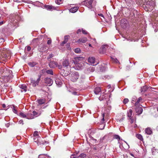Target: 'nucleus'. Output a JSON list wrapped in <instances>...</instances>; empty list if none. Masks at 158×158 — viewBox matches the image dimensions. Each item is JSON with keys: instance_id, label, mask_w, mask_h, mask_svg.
<instances>
[{"instance_id": "obj_44", "label": "nucleus", "mask_w": 158, "mask_h": 158, "mask_svg": "<svg viewBox=\"0 0 158 158\" xmlns=\"http://www.w3.org/2000/svg\"><path fill=\"white\" fill-rule=\"evenodd\" d=\"M53 56L54 55L52 54H50L47 58V59L49 60L51 58H52Z\"/></svg>"}, {"instance_id": "obj_3", "label": "nucleus", "mask_w": 158, "mask_h": 158, "mask_svg": "<svg viewBox=\"0 0 158 158\" xmlns=\"http://www.w3.org/2000/svg\"><path fill=\"white\" fill-rule=\"evenodd\" d=\"M94 0H85L82 4L90 9H92L94 6Z\"/></svg>"}, {"instance_id": "obj_9", "label": "nucleus", "mask_w": 158, "mask_h": 158, "mask_svg": "<svg viewBox=\"0 0 158 158\" xmlns=\"http://www.w3.org/2000/svg\"><path fill=\"white\" fill-rule=\"evenodd\" d=\"M37 102L39 105H42L44 104L47 103L46 99L45 98H40L38 99Z\"/></svg>"}, {"instance_id": "obj_39", "label": "nucleus", "mask_w": 158, "mask_h": 158, "mask_svg": "<svg viewBox=\"0 0 158 158\" xmlns=\"http://www.w3.org/2000/svg\"><path fill=\"white\" fill-rule=\"evenodd\" d=\"M74 52L76 53H79L81 52L80 49L79 48H76L75 49Z\"/></svg>"}, {"instance_id": "obj_46", "label": "nucleus", "mask_w": 158, "mask_h": 158, "mask_svg": "<svg viewBox=\"0 0 158 158\" xmlns=\"http://www.w3.org/2000/svg\"><path fill=\"white\" fill-rule=\"evenodd\" d=\"M35 4H38L39 6H41L43 4L42 3L38 1L36 2L35 3Z\"/></svg>"}, {"instance_id": "obj_11", "label": "nucleus", "mask_w": 158, "mask_h": 158, "mask_svg": "<svg viewBox=\"0 0 158 158\" xmlns=\"http://www.w3.org/2000/svg\"><path fill=\"white\" fill-rule=\"evenodd\" d=\"M39 51L40 52H47V46L46 45H44L41 46L40 48L39 49Z\"/></svg>"}, {"instance_id": "obj_51", "label": "nucleus", "mask_w": 158, "mask_h": 158, "mask_svg": "<svg viewBox=\"0 0 158 158\" xmlns=\"http://www.w3.org/2000/svg\"><path fill=\"white\" fill-rule=\"evenodd\" d=\"M104 116H105V113H103L102 114V116L103 117V118L102 119V123H103L104 121Z\"/></svg>"}, {"instance_id": "obj_23", "label": "nucleus", "mask_w": 158, "mask_h": 158, "mask_svg": "<svg viewBox=\"0 0 158 158\" xmlns=\"http://www.w3.org/2000/svg\"><path fill=\"white\" fill-rule=\"evenodd\" d=\"M38 158H51V157L45 154H40Z\"/></svg>"}, {"instance_id": "obj_37", "label": "nucleus", "mask_w": 158, "mask_h": 158, "mask_svg": "<svg viewBox=\"0 0 158 158\" xmlns=\"http://www.w3.org/2000/svg\"><path fill=\"white\" fill-rule=\"evenodd\" d=\"M56 3L58 5H60L63 2V0H56Z\"/></svg>"}, {"instance_id": "obj_22", "label": "nucleus", "mask_w": 158, "mask_h": 158, "mask_svg": "<svg viewBox=\"0 0 158 158\" xmlns=\"http://www.w3.org/2000/svg\"><path fill=\"white\" fill-rule=\"evenodd\" d=\"M95 61V58L93 57H89L88 59V61L91 63L94 64Z\"/></svg>"}, {"instance_id": "obj_34", "label": "nucleus", "mask_w": 158, "mask_h": 158, "mask_svg": "<svg viewBox=\"0 0 158 158\" xmlns=\"http://www.w3.org/2000/svg\"><path fill=\"white\" fill-rule=\"evenodd\" d=\"M124 118V117L123 116H121L119 118H117V121L119 122H122L123 121V119Z\"/></svg>"}, {"instance_id": "obj_27", "label": "nucleus", "mask_w": 158, "mask_h": 158, "mask_svg": "<svg viewBox=\"0 0 158 158\" xmlns=\"http://www.w3.org/2000/svg\"><path fill=\"white\" fill-rule=\"evenodd\" d=\"M145 132L147 134L151 135L152 131L150 128H147L145 129Z\"/></svg>"}, {"instance_id": "obj_21", "label": "nucleus", "mask_w": 158, "mask_h": 158, "mask_svg": "<svg viewBox=\"0 0 158 158\" xmlns=\"http://www.w3.org/2000/svg\"><path fill=\"white\" fill-rule=\"evenodd\" d=\"M7 55L6 54L4 55V56H2V55L1 56H0V59L2 60H5L7 59H9L10 58V57L9 56L7 57Z\"/></svg>"}, {"instance_id": "obj_49", "label": "nucleus", "mask_w": 158, "mask_h": 158, "mask_svg": "<svg viewBox=\"0 0 158 158\" xmlns=\"http://www.w3.org/2000/svg\"><path fill=\"white\" fill-rule=\"evenodd\" d=\"M82 33L84 34H87V32L85 30H83V29H82Z\"/></svg>"}, {"instance_id": "obj_55", "label": "nucleus", "mask_w": 158, "mask_h": 158, "mask_svg": "<svg viewBox=\"0 0 158 158\" xmlns=\"http://www.w3.org/2000/svg\"><path fill=\"white\" fill-rule=\"evenodd\" d=\"M81 30L80 29H78V30L77 31V34H79V33H81Z\"/></svg>"}, {"instance_id": "obj_6", "label": "nucleus", "mask_w": 158, "mask_h": 158, "mask_svg": "<svg viewBox=\"0 0 158 158\" xmlns=\"http://www.w3.org/2000/svg\"><path fill=\"white\" fill-rule=\"evenodd\" d=\"M49 66L50 68H55L57 67L58 63L57 62L53 60H51L49 63Z\"/></svg>"}, {"instance_id": "obj_57", "label": "nucleus", "mask_w": 158, "mask_h": 158, "mask_svg": "<svg viewBox=\"0 0 158 158\" xmlns=\"http://www.w3.org/2000/svg\"><path fill=\"white\" fill-rule=\"evenodd\" d=\"M4 41V39H3L2 38L0 39V42H3Z\"/></svg>"}, {"instance_id": "obj_15", "label": "nucleus", "mask_w": 158, "mask_h": 158, "mask_svg": "<svg viewBox=\"0 0 158 158\" xmlns=\"http://www.w3.org/2000/svg\"><path fill=\"white\" fill-rule=\"evenodd\" d=\"M55 82L56 85L59 87L61 86L63 83L61 80L58 78L56 79Z\"/></svg>"}, {"instance_id": "obj_61", "label": "nucleus", "mask_w": 158, "mask_h": 158, "mask_svg": "<svg viewBox=\"0 0 158 158\" xmlns=\"http://www.w3.org/2000/svg\"><path fill=\"white\" fill-rule=\"evenodd\" d=\"M3 23V22L2 21L0 22V25L2 24Z\"/></svg>"}, {"instance_id": "obj_40", "label": "nucleus", "mask_w": 158, "mask_h": 158, "mask_svg": "<svg viewBox=\"0 0 158 158\" xmlns=\"http://www.w3.org/2000/svg\"><path fill=\"white\" fill-rule=\"evenodd\" d=\"M114 139H118V140L120 139V137L118 135H114Z\"/></svg>"}, {"instance_id": "obj_56", "label": "nucleus", "mask_w": 158, "mask_h": 158, "mask_svg": "<svg viewBox=\"0 0 158 158\" xmlns=\"http://www.w3.org/2000/svg\"><path fill=\"white\" fill-rule=\"evenodd\" d=\"M27 50L28 51H29L31 49V48L30 46H28L27 48Z\"/></svg>"}, {"instance_id": "obj_25", "label": "nucleus", "mask_w": 158, "mask_h": 158, "mask_svg": "<svg viewBox=\"0 0 158 158\" xmlns=\"http://www.w3.org/2000/svg\"><path fill=\"white\" fill-rule=\"evenodd\" d=\"M108 48V46L107 45H104L102 46V49L103 53H105L106 49Z\"/></svg>"}, {"instance_id": "obj_53", "label": "nucleus", "mask_w": 158, "mask_h": 158, "mask_svg": "<svg viewBox=\"0 0 158 158\" xmlns=\"http://www.w3.org/2000/svg\"><path fill=\"white\" fill-rule=\"evenodd\" d=\"M75 154H73L71 156V158H77L75 156Z\"/></svg>"}, {"instance_id": "obj_60", "label": "nucleus", "mask_w": 158, "mask_h": 158, "mask_svg": "<svg viewBox=\"0 0 158 158\" xmlns=\"http://www.w3.org/2000/svg\"><path fill=\"white\" fill-rule=\"evenodd\" d=\"M3 107L5 108L6 107V105L5 104H3L2 105Z\"/></svg>"}, {"instance_id": "obj_43", "label": "nucleus", "mask_w": 158, "mask_h": 158, "mask_svg": "<svg viewBox=\"0 0 158 158\" xmlns=\"http://www.w3.org/2000/svg\"><path fill=\"white\" fill-rule=\"evenodd\" d=\"M48 40L47 41V44L48 45H50L52 43V40L50 38H48Z\"/></svg>"}, {"instance_id": "obj_45", "label": "nucleus", "mask_w": 158, "mask_h": 158, "mask_svg": "<svg viewBox=\"0 0 158 158\" xmlns=\"http://www.w3.org/2000/svg\"><path fill=\"white\" fill-rule=\"evenodd\" d=\"M111 58L113 59V61L115 63H119V62L118 61V60L116 58L114 59V58H112V57H111Z\"/></svg>"}, {"instance_id": "obj_36", "label": "nucleus", "mask_w": 158, "mask_h": 158, "mask_svg": "<svg viewBox=\"0 0 158 158\" xmlns=\"http://www.w3.org/2000/svg\"><path fill=\"white\" fill-rule=\"evenodd\" d=\"M46 73L48 74L53 75V72L52 69H50L47 70Z\"/></svg>"}, {"instance_id": "obj_42", "label": "nucleus", "mask_w": 158, "mask_h": 158, "mask_svg": "<svg viewBox=\"0 0 158 158\" xmlns=\"http://www.w3.org/2000/svg\"><path fill=\"white\" fill-rule=\"evenodd\" d=\"M129 101V100L127 98H125L124 99L123 101V102L124 104H126Z\"/></svg>"}, {"instance_id": "obj_14", "label": "nucleus", "mask_w": 158, "mask_h": 158, "mask_svg": "<svg viewBox=\"0 0 158 158\" xmlns=\"http://www.w3.org/2000/svg\"><path fill=\"white\" fill-rule=\"evenodd\" d=\"M19 87L21 89V92H26L27 90V87L25 84H22L19 85Z\"/></svg>"}, {"instance_id": "obj_1", "label": "nucleus", "mask_w": 158, "mask_h": 158, "mask_svg": "<svg viewBox=\"0 0 158 158\" xmlns=\"http://www.w3.org/2000/svg\"><path fill=\"white\" fill-rule=\"evenodd\" d=\"M155 6V3L153 1L147 0L144 2L143 7L145 10L150 11L153 9Z\"/></svg>"}, {"instance_id": "obj_13", "label": "nucleus", "mask_w": 158, "mask_h": 158, "mask_svg": "<svg viewBox=\"0 0 158 158\" xmlns=\"http://www.w3.org/2000/svg\"><path fill=\"white\" fill-rule=\"evenodd\" d=\"M87 40V39L86 37H83L82 38H80L76 42H78L79 43H85Z\"/></svg>"}, {"instance_id": "obj_5", "label": "nucleus", "mask_w": 158, "mask_h": 158, "mask_svg": "<svg viewBox=\"0 0 158 158\" xmlns=\"http://www.w3.org/2000/svg\"><path fill=\"white\" fill-rule=\"evenodd\" d=\"M35 142L37 143L38 145H40L41 144H44L46 142L45 141H43L42 138L40 136H39L38 138H34Z\"/></svg>"}, {"instance_id": "obj_52", "label": "nucleus", "mask_w": 158, "mask_h": 158, "mask_svg": "<svg viewBox=\"0 0 158 158\" xmlns=\"http://www.w3.org/2000/svg\"><path fill=\"white\" fill-rule=\"evenodd\" d=\"M57 67H58V68L60 69L62 68V66L60 64L58 65V66H57Z\"/></svg>"}, {"instance_id": "obj_38", "label": "nucleus", "mask_w": 158, "mask_h": 158, "mask_svg": "<svg viewBox=\"0 0 158 158\" xmlns=\"http://www.w3.org/2000/svg\"><path fill=\"white\" fill-rule=\"evenodd\" d=\"M33 135L34 136V138H36L37 139L38 138V132L37 131H35L34 132Z\"/></svg>"}, {"instance_id": "obj_20", "label": "nucleus", "mask_w": 158, "mask_h": 158, "mask_svg": "<svg viewBox=\"0 0 158 158\" xmlns=\"http://www.w3.org/2000/svg\"><path fill=\"white\" fill-rule=\"evenodd\" d=\"M63 66L64 67H68L69 65V62L68 60H65L62 63Z\"/></svg>"}, {"instance_id": "obj_28", "label": "nucleus", "mask_w": 158, "mask_h": 158, "mask_svg": "<svg viewBox=\"0 0 158 158\" xmlns=\"http://www.w3.org/2000/svg\"><path fill=\"white\" fill-rule=\"evenodd\" d=\"M32 113L34 118L37 117L41 114L40 113L38 112L35 111H33Z\"/></svg>"}, {"instance_id": "obj_58", "label": "nucleus", "mask_w": 158, "mask_h": 158, "mask_svg": "<svg viewBox=\"0 0 158 158\" xmlns=\"http://www.w3.org/2000/svg\"><path fill=\"white\" fill-rule=\"evenodd\" d=\"M98 15H99V16H101V17H102L103 18H104V16H103V15L102 14H99Z\"/></svg>"}, {"instance_id": "obj_17", "label": "nucleus", "mask_w": 158, "mask_h": 158, "mask_svg": "<svg viewBox=\"0 0 158 158\" xmlns=\"http://www.w3.org/2000/svg\"><path fill=\"white\" fill-rule=\"evenodd\" d=\"M101 89L100 87H97L94 89V93L96 94H98L101 91Z\"/></svg>"}, {"instance_id": "obj_48", "label": "nucleus", "mask_w": 158, "mask_h": 158, "mask_svg": "<svg viewBox=\"0 0 158 158\" xmlns=\"http://www.w3.org/2000/svg\"><path fill=\"white\" fill-rule=\"evenodd\" d=\"M39 41V39L38 38L34 39L32 41L33 42H38Z\"/></svg>"}, {"instance_id": "obj_41", "label": "nucleus", "mask_w": 158, "mask_h": 158, "mask_svg": "<svg viewBox=\"0 0 158 158\" xmlns=\"http://www.w3.org/2000/svg\"><path fill=\"white\" fill-rule=\"evenodd\" d=\"M129 119L130 120V122L131 123H133L134 122V121L135 120V118H133L132 117L130 118Z\"/></svg>"}, {"instance_id": "obj_31", "label": "nucleus", "mask_w": 158, "mask_h": 158, "mask_svg": "<svg viewBox=\"0 0 158 158\" xmlns=\"http://www.w3.org/2000/svg\"><path fill=\"white\" fill-rule=\"evenodd\" d=\"M37 64V63L35 62H30L28 63V64L29 65L31 66V67H34Z\"/></svg>"}, {"instance_id": "obj_47", "label": "nucleus", "mask_w": 158, "mask_h": 158, "mask_svg": "<svg viewBox=\"0 0 158 158\" xmlns=\"http://www.w3.org/2000/svg\"><path fill=\"white\" fill-rule=\"evenodd\" d=\"M47 70L45 69H43L41 70V73L43 74H45L46 73Z\"/></svg>"}, {"instance_id": "obj_29", "label": "nucleus", "mask_w": 158, "mask_h": 158, "mask_svg": "<svg viewBox=\"0 0 158 158\" xmlns=\"http://www.w3.org/2000/svg\"><path fill=\"white\" fill-rule=\"evenodd\" d=\"M132 114V110L131 109H130L127 111V116L128 117H131V116Z\"/></svg>"}, {"instance_id": "obj_26", "label": "nucleus", "mask_w": 158, "mask_h": 158, "mask_svg": "<svg viewBox=\"0 0 158 158\" xmlns=\"http://www.w3.org/2000/svg\"><path fill=\"white\" fill-rule=\"evenodd\" d=\"M19 116L23 118H27V114H25L23 112H21L19 114Z\"/></svg>"}, {"instance_id": "obj_33", "label": "nucleus", "mask_w": 158, "mask_h": 158, "mask_svg": "<svg viewBox=\"0 0 158 158\" xmlns=\"http://www.w3.org/2000/svg\"><path fill=\"white\" fill-rule=\"evenodd\" d=\"M148 89V87L146 86H144L141 88V92H145Z\"/></svg>"}, {"instance_id": "obj_16", "label": "nucleus", "mask_w": 158, "mask_h": 158, "mask_svg": "<svg viewBox=\"0 0 158 158\" xmlns=\"http://www.w3.org/2000/svg\"><path fill=\"white\" fill-rule=\"evenodd\" d=\"M69 36L68 35H66L64 36V40L61 44V45L63 46L64 44H66L68 41L69 38Z\"/></svg>"}, {"instance_id": "obj_32", "label": "nucleus", "mask_w": 158, "mask_h": 158, "mask_svg": "<svg viewBox=\"0 0 158 158\" xmlns=\"http://www.w3.org/2000/svg\"><path fill=\"white\" fill-rule=\"evenodd\" d=\"M142 100V98L141 97H139L138 98V99L137 101V102H135V106H138L139 105V102Z\"/></svg>"}, {"instance_id": "obj_10", "label": "nucleus", "mask_w": 158, "mask_h": 158, "mask_svg": "<svg viewBox=\"0 0 158 158\" xmlns=\"http://www.w3.org/2000/svg\"><path fill=\"white\" fill-rule=\"evenodd\" d=\"M74 64H75L74 66L75 69L76 70H80L83 67V63L80 62V63H76Z\"/></svg>"}, {"instance_id": "obj_4", "label": "nucleus", "mask_w": 158, "mask_h": 158, "mask_svg": "<svg viewBox=\"0 0 158 158\" xmlns=\"http://www.w3.org/2000/svg\"><path fill=\"white\" fill-rule=\"evenodd\" d=\"M41 76L40 75H39L38 78L36 80H34L33 78H31L30 85L33 87H35L36 86L38 85L41 80Z\"/></svg>"}, {"instance_id": "obj_7", "label": "nucleus", "mask_w": 158, "mask_h": 158, "mask_svg": "<svg viewBox=\"0 0 158 158\" xmlns=\"http://www.w3.org/2000/svg\"><path fill=\"white\" fill-rule=\"evenodd\" d=\"M83 57H77L74 58L73 62L74 64L76 63H80V62H83Z\"/></svg>"}, {"instance_id": "obj_62", "label": "nucleus", "mask_w": 158, "mask_h": 158, "mask_svg": "<svg viewBox=\"0 0 158 158\" xmlns=\"http://www.w3.org/2000/svg\"><path fill=\"white\" fill-rule=\"evenodd\" d=\"M88 45L89 47H92L91 44H89Z\"/></svg>"}, {"instance_id": "obj_63", "label": "nucleus", "mask_w": 158, "mask_h": 158, "mask_svg": "<svg viewBox=\"0 0 158 158\" xmlns=\"http://www.w3.org/2000/svg\"><path fill=\"white\" fill-rule=\"evenodd\" d=\"M107 87H108V89L110 88V85H109Z\"/></svg>"}, {"instance_id": "obj_2", "label": "nucleus", "mask_w": 158, "mask_h": 158, "mask_svg": "<svg viewBox=\"0 0 158 158\" xmlns=\"http://www.w3.org/2000/svg\"><path fill=\"white\" fill-rule=\"evenodd\" d=\"M79 77V74L78 72L74 71L72 72L69 75V79L73 82H76Z\"/></svg>"}, {"instance_id": "obj_59", "label": "nucleus", "mask_w": 158, "mask_h": 158, "mask_svg": "<svg viewBox=\"0 0 158 158\" xmlns=\"http://www.w3.org/2000/svg\"><path fill=\"white\" fill-rule=\"evenodd\" d=\"M94 70V69L93 68H92L91 69V71L92 72H93Z\"/></svg>"}, {"instance_id": "obj_64", "label": "nucleus", "mask_w": 158, "mask_h": 158, "mask_svg": "<svg viewBox=\"0 0 158 158\" xmlns=\"http://www.w3.org/2000/svg\"><path fill=\"white\" fill-rule=\"evenodd\" d=\"M135 102V100H132L131 101V102L132 103H134V102Z\"/></svg>"}, {"instance_id": "obj_12", "label": "nucleus", "mask_w": 158, "mask_h": 158, "mask_svg": "<svg viewBox=\"0 0 158 158\" xmlns=\"http://www.w3.org/2000/svg\"><path fill=\"white\" fill-rule=\"evenodd\" d=\"M135 109V111H136V112L138 114H141L142 112H143V108L141 107H139V106H136Z\"/></svg>"}, {"instance_id": "obj_8", "label": "nucleus", "mask_w": 158, "mask_h": 158, "mask_svg": "<svg viewBox=\"0 0 158 158\" xmlns=\"http://www.w3.org/2000/svg\"><path fill=\"white\" fill-rule=\"evenodd\" d=\"M45 83L47 85L51 86L53 83V81L50 78L46 77L44 79Z\"/></svg>"}, {"instance_id": "obj_24", "label": "nucleus", "mask_w": 158, "mask_h": 158, "mask_svg": "<svg viewBox=\"0 0 158 158\" xmlns=\"http://www.w3.org/2000/svg\"><path fill=\"white\" fill-rule=\"evenodd\" d=\"M45 7L47 10H51L52 9H54L55 7L51 5H45Z\"/></svg>"}, {"instance_id": "obj_18", "label": "nucleus", "mask_w": 158, "mask_h": 158, "mask_svg": "<svg viewBox=\"0 0 158 158\" xmlns=\"http://www.w3.org/2000/svg\"><path fill=\"white\" fill-rule=\"evenodd\" d=\"M27 118L28 119H31L34 118L32 113H28L27 114Z\"/></svg>"}, {"instance_id": "obj_35", "label": "nucleus", "mask_w": 158, "mask_h": 158, "mask_svg": "<svg viewBox=\"0 0 158 158\" xmlns=\"http://www.w3.org/2000/svg\"><path fill=\"white\" fill-rule=\"evenodd\" d=\"M13 112L15 114H17V109L18 108L17 107H15L14 105L13 106Z\"/></svg>"}, {"instance_id": "obj_54", "label": "nucleus", "mask_w": 158, "mask_h": 158, "mask_svg": "<svg viewBox=\"0 0 158 158\" xmlns=\"http://www.w3.org/2000/svg\"><path fill=\"white\" fill-rule=\"evenodd\" d=\"M92 42L94 44H96V41L95 39H92Z\"/></svg>"}, {"instance_id": "obj_50", "label": "nucleus", "mask_w": 158, "mask_h": 158, "mask_svg": "<svg viewBox=\"0 0 158 158\" xmlns=\"http://www.w3.org/2000/svg\"><path fill=\"white\" fill-rule=\"evenodd\" d=\"M18 123L19 124H22V125L23 124V122L22 120H20L19 122Z\"/></svg>"}, {"instance_id": "obj_19", "label": "nucleus", "mask_w": 158, "mask_h": 158, "mask_svg": "<svg viewBox=\"0 0 158 158\" xmlns=\"http://www.w3.org/2000/svg\"><path fill=\"white\" fill-rule=\"evenodd\" d=\"M78 7L77 6L72 8L70 9L69 11L70 12L72 13H75L78 10Z\"/></svg>"}, {"instance_id": "obj_30", "label": "nucleus", "mask_w": 158, "mask_h": 158, "mask_svg": "<svg viewBox=\"0 0 158 158\" xmlns=\"http://www.w3.org/2000/svg\"><path fill=\"white\" fill-rule=\"evenodd\" d=\"M136 136L137 138L140 140L143 141V138L142 136L140 134H137L136 135Z\"/></svg>"}]
</instances>
